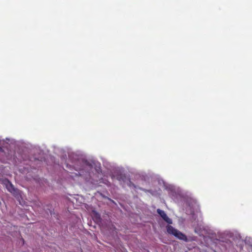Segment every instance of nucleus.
<instances>
[{"label":"nucleus","instance_id":"nucleus-5","mask_svg":"<svg viewBox=\"0 0 252 252\" xmlns=\"http://www.w3.org/2000/svg\"><path fill=\"white\" fill-rule=\"evenodd\" d=\"M127 185L129 187H133L134 188H136V186L133 183H132L129 180H128Z\"/></svg>","mask_w":252,"mask_h":252},{"label":"nucleus","instance_id":"nucleus-2","mask_svg":"<svg viewBox=\"0 0 252 252\" xmlns=\"http://www.w3.org/2000/svg\"><path fill=\"white\" fill-rule=\"evenodd\" d=\"M157 213L160 215V216L162 218V219L166 221L168 224L172 223V220L171 219L169 218L165 212L163 210H161L159 209H158Z\"/></svg>","mask_w":252,"mask_h":252},{"label":"nucleus","instance_id":"nucleus-3","mask_svg":"<svg viewBox=\"0 0 252 252\" xmlns=\"http://www.w3.org/2000/svg\"><path fill=\"white\" fill-rule=\"evenodd\" d=\"M6 188L7 190L11 193L14 194L15 192H16V189H15L13 185L9 181H7V183L6 184Z\"/></svg>","mask_w":252,"mask_h":252},{"label":"nucleus","instance_id":"nucleus-1","mask_svg":"<svg viewBox=\"0 0 252 252\" xmlns=\"http://www.w3.org/2000/svg\"><path fill=\"white\" fill-rule=\"evenodd\" d=\"M166 229L168 233L174 235L179 239L186 241L187 240V236L184 234L175 229L171 225H167L166 226Z\"/></svg>","mask_w":252,"mask_h":252},{"label":"nucleus","instance_id":"nucleus-4","mask_svg":"<svg viewBox=\"0 0 252 252\" xmlns=\"http://www.w3.org/2000/svg\"><path fill=\"white\" fill-rule=\"evenodd\" d=\"M117 179L120 181L122 180L124 182H125L126 179L125 176H121L120 177H117Z\"/></svg>","mask_w":252,"mask_h":252}]
</instances>
